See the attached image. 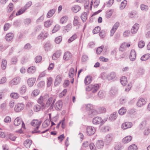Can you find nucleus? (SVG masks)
I'll return each mask as SVG.
<instances>
[{
	"mask_svg": "<svg viewBox=\"0 0 150 150\" xmlns=\"http://www.w3.org/2000/svg\"><path fill=\"white\" fill-rule=\"evenodd\" d=\"M81 17L83 22L85 21L87 18V13L86 12H83Z\"/></svg>",
	"mask_w": 150,
	"mask_h": 150,
	"instance_id": "a19ab883",
	"label": "nucleus"
},
{
	"mask_svg": "<svg viewBox=\"0 0 150 150\" xmlns=\"http://www.w3.org/2000/svg\"><path fill=\"white\" fill-rule=\"evenodd\" d=\"M32 2L31 1H29L27 2L23 8L26 11L27 9L28 8L31 6L32 5Z\"/></svg>",
	"mask_w": 150,
	"mask_h": 150,
	"instance_id": "680f3d73",
	"label": "nucleus"
},
{
	"mask_svg": "<svg viewBox=\"0 0 150 150\" xmlns=\"http://www.w3.org/2000/svg\"><path fill=\"white\" fill-rule=\"evenodd\" d=\"M18 61L17 58L16 57H13L11 59V63L12 64H15Z\"/></svg>",
	"mask_w": 150,
	"mask_h": 150,
	"instance_id": "338daca9",
	"label": "nucleus"
},
{
	"mask_svg": "<svg viewBox=\"0 0 150 150\" xmlns=\"http://www.w3.org/2000/svg\"><path fill=\"white\" fill-rule=\"evenodd\" d=\"M60 26L58 24H56L53 28V29L52 30V33H54L58 31L60 29Z\"/></svg>",
	"mask_w": 150,
	"mask_h": 150,
	"instance_id": "79ce46f5",
	"label": "nucleus"
},
{
	"mask_svg": "<svg viewBox=\"0 0 150 150\" xmlns=\"http://www.w3.org/2000/svg\"><path fill=\"white\" fill-rule=\"evenodd\" d=\"M11 25L9 23H6L4 25V31H7L11 27Z\"/></svg>",
	"mask_w": 150,
	"mask_h": 150,
	"instance_id": "052dcab7",
	"label": "nucleus"
},
{
	"mask_svg": "<svg viewBox=\"0 0 150 150\" xmlns=\"http://www.w3.org/2000/svg\"><path fill=\"white\" fill-rule=\"evenodd\" d=\"M136 53L134 50H132L130 52L129 58L131 60L134 61L136 58Z\"/></svg>",
	"mask_w": 150,
	"mask_h": 150,
	"instance_id": "2eb2a0df",
	"label": "nucleus"
},
{
	"mask_svg": "<svg viewBox=\"0 0 150 150\" xmlns=\"http://www.w3.org/2000/svg\"><path fill=\"white\" fill-rule=\"evenodd\" d=\"M107 120L105 121L103 120L100 117L97 116L94 118L92 120L93 123L94 125H98L99 124H103Z\"/></svg>",
	"mask_w": 150,
	"mask_h": 150,
	"instance_id": "423d86ee",
	"label": "nucleus"
},
{
	"mask_svg": "<svg viewBox=\"0 0 150 150\" xmlns=\"http://www.w3.org/2000/svg\"><path fill=\"white\" fill-rule=\"evenodd\" d=\"M32 144V141L29 139H27L24 143V146L27 148L30 147Z\"/></svg>",
	"mask_w": 150,
	"mask_h": 150,
	"instance_id": "a878e982",
	"label": "nucleus"
},
{
	"mask_svg": "<svg viewBox=\"0 0 150 150\" xmlns=\"http://www.w3.org/2000/svg\"><path fill=\"white\" fill-rule=\"evenodd\" d=\"M41 109V107L38 105H35L33 107L34 110L35 112H38L40 111Z\"/></svg>",
	"mask_w": 150,
	"mask_h": 150,
	"instance_id": "6e6d98bb",
	"label": "nucleus"
},
{
	"mask_svg": "<svg viewBox=\"0 0 150 150\" xmlns=\"http://www.w3.org/2000/svg\"><path fill=\"white\" fill-rule=\"evenodd\" d=\"M13 34L12 33H7L6 36V40L8 41H11L13 39Z\"/></svg>",
	"mask_w": 150,
	"mask_h": 150,
	"instance_id": "bb28decb",
	"label": "nucleus"
},
{
	"mask_svg": "<svg viewBox=\"0 0 150 150\" xmlns=\"http://www.w3.org/2000/svg\"><path fill=\"white\" fill-rule=\"evenodd\" d=\"M48 35V34L46 33L45 34L43 32L40 33L38 37V40H44L46 38Z\"/></svg>",
	"mask_w": 150,
	"mask_h": 150,
	"instance_id": "aec40b11",
	"label": "nucleus"
},
{
	"mask_svg": "<svg viewBox=\"0 0 150 150\" xmlns=\"http://www.w3.org/2000/svg\"><path fill=\"white\" fill-rule=\"evenodd\" d=\"M50 121L48 120H46L42 124V126L44 128L50 125Z\"/></svg>",
	"mask_w": 150,
	"mask_h": 150,
	"instance_id": "8fccbe9b",
	"label": "nucleus"
},
{
	"mask_svg": "<svg viewBox=\"0 0 150 150\" xmlns=\"http://www.w3.org/2000/svg\"><path fill=\"white\" fill-rule=\"evenodd\" d=\"M146 102L143 98H140L137 103V105L139 107H141L146 104Z\"/></svg>",
	"mask_w": 150,
	"mask_h": 150,
	"instance_id": "4468645a",
	"label": "nucleus"
},
{
	"mask_svg": "<svg viewBox=\"0 0 150 150\" xmlns=\"http://www.w3.org/2000/svg\"><path fill=\"white\" fill-rule=\"evenodd\" d=\"M100 30V28L99 26L95 27L93 30V32L94 34H96L98 33Z\"/></svg>",
	"mask_w": 150,
	"mask_h": 150,
	"instance_id": "bf43d9fd",
	"label": "nucleus"
},
{
	"mask_svg": "<svg viewBox=\"0 0 150 150\" xmlns=\"http://www.w3.org/2000/svg\"><path fill=\"white\" fill-rule=\"evenodd\" d=\"M98 95L100 98H103L105 97V93L103 91L100 90L98 93Z\"/></svg>",
	"mask_w": 150,
	"mask_h": 150,
	"instance_id": "13d9d810",
	"label": "nucleus"
},
{
	"mask_svg": "<svg viewBox=\"0 0 150 150\" xmlns=\"http://www.w3.org/2000/svg\"><path fill=\"white\" fill-rule=\"evenodd\" d=\"M10 96L13 99H17L19 98L20 96L17 93L12 92L11 93Z\"/></svg>",
	"mask_w": 150,
	"mask_h": 150,
	"instance_id": "72a5a7b5",
	"label": "nucleus"
},
{
	"mask_svg": "<svg viewBox=\"0 0 150 150\" xmlns=\"http://www.w3.org/2000/svg\"><path fill=\"white\" fill-rule=\"evenodd\" d=\"M91 81V77L90 76L86 77L84 80V82L86 85H88Z\"/></svg>",
	"mask_w": 150,
	"mask_h": 150,
	"instance_id": "f704fd0d",
	"label": "nucleus"
},
{
	"mask_svg": "<svg viewBox=\"0 0 150 150\" xmlns=\"http://www.w3.org/2000/svg\"><path fill=\"white\" fill-rule=\"evenodd\" d=\"M62 40V37L61 36H59L56 37L55 40V42L57 44L59 43Z\"/></svg>",
	"mask_w": 150,
	"mask_h": 150,
	"instance_id": "0e129e2a",
	"label": "nucleus"
},
{
	"mask_svg": "<svg viewBox=\"0 0 150 150\" xmlns=\"http://www.w3.org/2000/svg\"><path fill=\"white\" fill-rule=\"evenodd\" d=\"M145 45V43L144 41L141 40L139 41L138 44V47L139 48H142Z\"/></svg>",
	"mask_w": 150,
	"mask_h": 150,
	"instance_id": "774afa93",
	"label": "nucleus"
},
{
	"mask_svg": "<svg viewBox=\"0 0 150 150\" xmlns=\"http://www.w3.org/2000/svg\"><path fill=\"white\" fill-rule=\"evenodd\" d=\"M71 57V54L70 52L67 51L64 53L63 59L64 60L67 61L70 59Z\"/></svg>",
	"mask_w": 150,
	"mask_h": 150,
	"instance_id": "f8f14e48",
	"label": "nucleus"
},
{
	"mask_svg": "<svg viewBox=\"0 0 150 150\" xmlns=\"http://www.w3.org/2000/svg\"><path fill=\"white\" fill-rule=\"evenodd\" d=\"M117 117V113L114 112L110 115L109 118V120L111 121L114 120L116 119Z\"/></svg>",
	"mask_w": 150,
	"mask_h": 150,
	"instance_id": "c756f323",
	"label": "nucleus"
},
{
	"mask_svg": "<svg viewBox=\"0 0 150 150\" xmlns=\"http://www.w3.org/2000/svg\"><path fill=\"white\" fill-rule=\"evenodd\" d=\"M99 87V86L98 84H91L86 88V90L88 91H91L92 93H95L97 91Z\"/></svg>",
	"mask_w": 150,
	"mask_h": 150,
	"instance_id": "7ed1b4c3",
	"label": "nucleus"
},
{
	"mask_svg": "<svg viewBox=\"0 0 150 150\" xmlns=\"http://www.w3.org/2000/svg\"><path fill=\"white\" fill-rule=\"evenodd\" d=\"M21 80V78L20 77H16L10 81L9 85L11 86L17 85L20 83Z\"/></svg>",
	"mask_w": 150,
	"mask_h": 150,
	"instance_id": "6e6552de",
	"label": "nucleus"
},
{
	"mask_svg": "<svg viewBox=\"0 0 150 150\" xmlns=\"http://www.w3.org/2000/svg\"><path fill=\"white\" fill-rule=\"evenodd\" d=\"M62 103L60 100L57 101L54 105L55 108L57 110H61L62 109Z\"/></svg>",
	"mask_w": 150,
	"mask_h": 150,
	"instance_id": "a211bd4d",
	"label": "nucleus"
},
{
	"mask_svg": "<svg viewBox=\"0 0 150 150\" xmlns=\"http://www.w3.org/2000/svg\"><path fill=\"white\" fill-rule=\"evenodd\" d=\"M13 5L12 3H10L7 7V11L8 12H10L13 9Z\"/></svg>",
	"mask_w": 150,
	"mask_h": 150,
	"instance_id": "de8ad7c7",
	"label": "nucleus"
},
{
	"mask_svg": "<svg viewBox=\"0 0 150 150\" xmlns=\"http://www.w3.org/2000/svg\"><path fill=\"white\" fill-rule=\"evenodd\" d=\"M55 100V99H54L53 100L52 97L51 96H50L49 95L48 97L44 103V105H43V107L44 108L48 107L51 104V105H53Z\"/></svg>",
	"mask_w": 150,
	"mask_h": 150,
	"instance_id": "20e7f679",
	"label": "nucleus"
},
{
	"mask_svg": "<svg viewBox=\"0 0 150 150\" xmlns=\"http://www.w3.org/2000/svg\"><path fill=\"white\" fill-rule=\"evenodd\" d=\"M77 36L76 34H74L68 40V42L69 43H70L75 40L77 38Z\"/></svg>",
	"mask_w": 150,
	"mask_h": 150,
	"instance_id": "58836bf2",
	"label": "nucleus"
},
{
	"mask_svg": "<svg viewBox=\"0 0 150 150\" xmlns=\"http://www.w3.org/2000/svg\"><path fill=\"white\" fill-rule=\"evenodd\" d=\"M98 111L99 113H103L106 112V109L103 107H101L98 108Z\"/></svg>",
	"mask_w": 150,
	"mask_h": 150,
	"instance_id": "69168bd1",
	"label": "nucleus"
},
{
	"mask_svg": "<svg viewBox=\"0 0 150 150\" xmlns=\"http://www.w3.org/2000/svg\"><path fill=\"white\" fill-rule=\"evenodd\" d=\"M62 52L61 50H59L56 51V52L53 54L52 58V59L55 60L57 58H59L61 55Z\"/></svg>",
	"mask_w": 150,
	"mask_h": 150,
	"instance_id": "6ab92c4d",
	"label": "nucleus"
},
{
	"mask_svg": "<svg viewBox=\"0 0 150 150\" xmlns=\"http://www.w3.org/2000/svg\"><path fill=\"white\" fill-rule=\"evenodd\" d=\"M104 145V142L102 140H98L96 143V146L98 149L102 148Z\"/></svg>",
	"mask_w": 150,
	"mask_h": 150,
	"instance_id": "dca6fc26",
	"label": "nucleus"
},
{
	"mask_svg": "<svg viewBox=\"0 0 150 150\" xmlns=\"http://www.w3.org/2000/svg\"><path fill=\"white\" fill-rule=\"evenodd\" d=\"M132 137L130 136H127L122 139V142L124 143H127L130 142L132 139Z\"/></svg>",
	"mask_w": 150,
	"mask_h": 150,
	"instance_id": "cd10ccee",
	"label": "nucleus"
},
{
	"mask_svg": "<svg viewBox=\"0 0 150 150\" xmlns=\"http://www.w3.org/2000/svg\"><path fill=\"white\" fill-rule=\"evenodd\" d=\"M36 81V79L34 78H31L27 80V83L29 86L32 87Z\"/></svg>",
	"mask_w": 150,
	"mask_h": 150,
	"instance_id": "4be33fe9",
	"label": "nucleus"
},
{
	"mask_svg": "<svg viewBox=\"0 0 150 150\" xmlns=\"http://www.w3.org/2000/svg\"><path fill=\"white\" fill-rule=\"evenodd\" d=\"M72 28V25L71 24H69L64 27L63 31L65 32H67L71 29Z\"/></svg>",
	"mask_w": 150,
	"mask_h": 150,
	"instance_id": "2f4dec72",
	"label": "nucleus"
},
{
	"mask_svg": "<svg viewBox=\"0 0 150 150\" xmlns=\"http://www.w3.org/2000/svg\"><path fill=\"white\" fill-rule=\"evenodd\" d=\"M25 11V10L23 8H22L16 13V15L17 16L20 15L23 13Z\"/></svg>",
	"mask_w": 150,
	"mask_h": 150,
	"instance_id": "4d7b16f0",
	"label": "nucleus"
},
{
	"mask_svg": "<svg viewBox=\"0 0 150 150\" xmlns=\"http://www.w3.org/2000/svg\"><path fill=\"white\" fill-rule=\"evenodd\" d=\"M27 88L25 85H22L20 88L19 92L21 95H23L27 91Z\"/></svg>",
	"mask_w": 150,
	"mask_h": 150,
	"instance_id": "412c9836",
	"label": "nucleus"
},
{
	"mask_svg": "<svg viewBox=\"0 0 150 150\" xmlns=\"http://www.w3.org/2000/svg\"><path fill=\"white\" fill-rule=\"evenodd\" d=\"M137 146L135 144H132L129 146L128 148V150H137Z\"/></svg>",
	"mask_w": 150,
	"mask_h": 150,
	"instance_id": "3c124183",
	"label": "nucleus"
},
{
	"mask_svg": "<svg viewBox=\"0 0 150 150\" xmlns=\"http://www.w3.org/2000/svg\"><path fill=\"white\" fill-rule=\"evenodd\" d=\"M150 57V54H147L143 55L141 58V59L142 61L146 60Z\"/></svg>",
	"mask_w": 150,
	"mask_h": 150,
	"instance_id": "c9c22d12",
	"label": "nucleus"
},
{
	"mask_svg": "<svg viewBox=\"0 0 150 150\" xmlns=\"http://www.w3.org/2000/svg\"><path fill=\"white\" fill-rule=\"evenodd\" d=\"M53 21L50 20H47L44 23V25L46 28L50 27L52 24Z\"/></svg>",
	"mask_w": 150,
	"mask_h": 150,
	"instance_id": "e433bc0d",
	"label": "nucleus"
},
{
	"mask_svg": "<svg viewBox=\"0 0 150 150\" xmlns=\"http://www.w3.org/2000/svg\"><path fill=\"white\" fill-rule=\"evenodd\" d=\"M50 47L51 45L49 43L47 42L44 45V48L46 51H48L50 49Z\"/></svg>",
	"mask_w": 150,
	"mask_h": 150,
	"instance_id": "e2e57ef3",
	"label": "nucleus"
},
{
	"mask_svg": "<svg viewBox=\"0 0 150 150\" xmlns=\"http://www.w3.org/2000/svg\"><path fill=\"white\" fill-rule=\"evenodd\" d=\"M86 132L88 135H91L93 134L95 132V128L91 126H88L86 128Z\"/></svg>",
	"mask_w": 150,
	"mask_h": 150,
	"instance_id": "9d476101",
	"label": "nucleus"
},
{
	"mask_svg": "<svg viewBox=\"0 0 150 150\" xmlns=\"http://www.w3.org/2000/svg\"><path fill=\"white\" fill-rule=\"evenodd\" d=\"M139 27V24L137 23L135 24L132 26L131 29V33L133 34H135L138 31Z\"/></svg>",
	"mask_w": 150,
	"mask_h": 150,
	"instance_id": "ddd939ff",
	"label": "nucleus"
},
{
	"mask_svg": "<svg viewBox=\"0 0 150 150\" xmlns=\"http://www.w3.org/2000/svg\"><path fill=\"white\" fill-rule=\"evenodd\" d=\"M79 17L77 16H75L73 21V25L74 26H77L79 24Z\"/></svg>",
	"mask_w": 150,
	"mask_h": 150,
	"instance_id": "37998d69",
	"label": "nucleus"
},
{
	"mask_svg": "<svg viewBox=\"0 0 150 150\" xmlns=\"http://www.w3.org/2000/svg\"><path fill=\"white\" fill-rule=\"evenodd\" d=\"M146 123L145 121H143L141 122L139 125L140 128L141 129H143L145 128L146 125Z\"/></svg>",
	"mask_w": 150,
	"mask_h": 150,
	"instance_id": "603ef678",
	"label": "nucleus"
},
{
	"mask_svg": "<svg viewBox=\"0 0 150 150\" xmlns=\"http://www.w3.org/2000/svg\"><path fill=\"white\" fill-rule=\"evenodd\" d=\"M112 136L111 134H108L106 135L105 139V141L106 143H109L112 140Z\"/></svg>",
	"mask_w": 150,
	"mask_h": 150,
	"instance_id": "5701e85b",
	"label": "nucleus"
},
{
	"mask_svg": "<svg viewBox=\"0 0 150 150\" xmlns=\"http://www.w3.org/2000/svg\"><path fill=\"white\" fill-rule=\"evenodd\" d=\"M116 77V73L112 71L108 74H107L105 73L102 74V77L104 79H106L108 80H110L115 79Z\"/></svg>",
	"mask_w": 150,
	"mask_h": 150,
	"instance_id": "f03ea898",
	"label": "nucleus"
},
{
	"mask_svg": "<svg viewBox=\"0 0 150 150\" xmlns=\"http://www.w3.org/2000/svg\"><path fill=\"white\" fill-rule=\"evenodd\" d=\"M40 93V91L39 90L35 89L33 91L32 93V96H37Z\"/></svg>",
	"mask_w": 150,
	"mask_h": 150,
	"instance_id": "09e8293b",
	"label": "nucleus"
},
{
	"mask_svg": "<svg viewBox=\"0 0 150 150\" xmlns=\"http://www.w3.org/2000/svg\"><path fill=\"white\" fill-rule=\"evenodd\" d=\"M36 71L35 67L33 66L29 67L27 70V72L30 74H33Z\"/></svg>",
	"mask_w": 150,
	"mask_h": 150,
	"instance_id": "393cba45",
	"label": "nucleus"
},
{
	"mask_svg": "<svg viewBox=\"0 0 150 150\" xmlns=\"http://www.w3.org/2000/svg\"><path fill=\"white\" fill-rule=\"evenodd\" d=\"M55 9L54 8L50 10L48 12L47 15V18H50L55 13Z\"/></svg>",
	"mask_w": 150,
	"mask_h": 150,
	"instance_id": "473e14b6",
	"label": "nucleus"
},
{
	"mask_svg": "<svg viewBox=\"0 0 150 150\" xmlns=\"http://www.w3.org/2000/svg\"><path fill=\"white\" fill-rule=\"evenodd\" d=\"M126 44V42H124L122 44L120 48V51H123L126 49L127 47L125 45Z\"/></svg>",
	"mask_w": 150,
	"mask_h": 150,
	"instance_id": "864d4df0",
	"label": "nucleus"
},
{
	"mask_svg": "<svg viewBox=\"0 0 150 150\" xmlns=\"http://www.w3.org/2000/svg\"><path fill=\"white\" fill-rule=\"evenodd\" d=\"M22 123L21 127L23 129H25V126L24 122L22 121L20 117H17L14 120V125L16 126L19 125Z\"/></svg>",
	"mask_w": 150,
	"mask_h": 150,
	"instance_id": "0eeeda50",
	"label": "nucleus"
},
{
	"mask_svg": "<svg viewBox=\"0 0 150 150\" xmlns=\"http://www.w3.org/2000/svg\"><path fill=\"white\" fill-rule=\"evenodd\" d=\"M62 77L61 75H58L56 77L54 82V85L57 86L61 82Z\"/></svg>",
	"mask_w": 150,
	"mask_h": 150,
	"instance_id": "f3484780",
	"label": "nucleus"
},
{
	"mask_svg": "<svg viewBox=\"0 0 150 150\" xmlns=\"http://www.w3.org/2000/svg\"><path fill=\"white\" fill-rule=\"evenodd\" d=\"M121 84L123 86H125L127 83V80L126 77L122 76L120 79Z\"/></svg>",
	"mask_w": 150,
	"mask_h": 150,
	"instance_id": "7c9ffc66",
	"label": "nucleus"
},
{
	"mask_svg": "<svg viewBox=\"0 0 150 150\" xmlns=\"http://www.w3.org/2000/svg\"><path fill=\"white\" fill-rule=\"evenodd\" d=\"M68 18L67 16L62 17L60 20V23L61 24H63L66 23L68 20Z\"/></svg>",
	"mask_w": 150,
	"mask_h": 150,
	"instance_id": "c03bdc74",
	"label": "nucleus"
},
{
	"mask_svg": "<svg viewBox=\"0 0 150 150\" xmlns=\"http://www.w3.org/2000/svg\"><path fill=\"white\" fill-rule=\"evenodd\" d=\"M6 61L4 59H2V63H1V67L2 69L3 70H5L6 69Z\"/></svg>",
	"mask_w": 150,
	"mask_h": 150,
	"instance_id": "ea45409f",
	"label": "nucleus"
},
{
	"mask_svg": "<svg viewBox=\"0 0 150 150\" xmlns=\"http://www.w3.org/2000/svg\"><path fill=\"white\" fill-rule=\"evenodd\" d=\"M132 125V124L131 122H126L123 123L121 125V128L123 129H126L131 128Z\"/></svg>",
	"mask_w": 150,
	"mask_h": 150,
	"instance_id": "9b49d317",
	"label": "nucleus"
},
{
	"mask_svg": "<svg viewBox=\"0 0 150 150\" xmlns=\"http://www.w3.org/2000/svg\"><path fill=\"white\" fill-rule=\"evenodd\" d=\"M25 105L23 103H18L15 106L14 110L16 112H20L24 108Z\"/></svg>",
	"mask_w": 150,
	"mask_h": 150,
	"instance_id": "1a4fd4ad",
	"label": "nucleus"
},
{
	"mask_svg": "<svg viewBox=\"0 0 150 150\" xmlns=\"http://www.w3.org/2000/svg\"><path fill=\"white\" fill-rule=\"evenodd\" d=\"M77 71L76 69V71L73 68H71L69 71V76L71 78H73L75 75L76 74Z\"/></svg>",
	"mask_w": 150,
	"mask_h": 150,
	"instance_id": "b1692460",
	"label": "nucleus"
},
{
	"mask_svg": "<svg viewBox=\"0 0 150 150\" xmlns=\"http://www.w3.org/2000/svg\"><path fill=\"white\" fill-rule=\"evenodd\" d=\"M49 95L48 94H45L43 96H40L38 98L37 100L38 103L42 107H43V105H44L45 101L47 100Z\"/></svg>",
	"mask_w": 150,
	"mask_h": 150,
	"instance_id": "39448f33",
	"label": "nucleus"
},
{
	"mask_svg": "<svg viewBox=\"0 0 150 150\" xmlns=\"http://www.w3.org/2000/svg\"><path fill=\"white\" fill-rule=\"evenodd\" d=\"M112 10H109L108 11L106 14L105 16L108 18H109L112 14Z\"/></svg>",
	"mask_w": 150,
	"mask_h": 150,
	"instance_id": "5fc2aeb1",
	"label": "nucleus"
},
{
	"mask_svg": "<svg viewBox=\"0 0 150 150\" xmlns=\"http://www.w3.org/2000/svg\"><path fill=\"white\" fill-rule=\"evenodd\" d=\"M141 10L144 11H146L148 9V6L144 4H142L140 6Z\"/></svg>",
	"mask_w": 150,
	"mask_h": 150,
	"instance_id": "49530a36",
	"label": "nucleus"
},
{
	"mask_svg": "<svg viewBox=\"0 0 150 150\" xmlns=\"http://www.w3.org/2000/svg\"><path fill=\"white\" fill-rule=\"evenodd\" d=\"M41 122L42 121H41L39 120H33L32 121L31 123V125L34 127H35L34 129V130L32 132L33 133L40 132V131L39 130H38V129L39 128V127Z\"/></svg>",
	"mask_w": 150,
	"mask_h": 150,
	"instance_id": "f257e3e1",
	"label": "nucleus"
},
{
	"mask_svg": "<svg viewBox=\"0 0 150 150\" xmlns=\"http://www.w3.org/2000/svg\"><path fill=\"white\" fill-rule=\"evenodd\" d=\"M127 4V1L125 0L123 1L121 3L120 7V9L121 10H122L124 9L126 7Z\"/></svg>",
	"mask_w": 150,
	"mask_h": 150,
	"instance_id": "4c0bfd02",
	"label": "nucleus"
},
{
	"mask_svg": "<svg viewBox=\"0 0 150 150\" xmlns=\"http://www.w3.org/2000/svg\"><path fill=\"white\" fill-rule=\"evenodd\" d=\"M81 7L78 5H74L71 8L72 11L74 13H77L80 9Z\"/></svg>",
	"mask_w": 150,
	"mask_h": 150,
	"instance_id": "c85d7f7f",
	"label": "nucleus"
},
{
	"mask_svg": "<svg viewBox=\"0 0 150 150\" xmlns=\"http://www.w3.org/2000/svg\"><path fill=\"white\" fill-rule=\"evenodd\" d=\"M126 110L125 108L124 107L122 108L118 111L120 115H124L126 113Z\"/></svg>",
	"mask_w": 150,
	"mask_h": 150,
	"instance_id": "a18cd8bd",
	"label": "nucleus"
}]
</instances>
